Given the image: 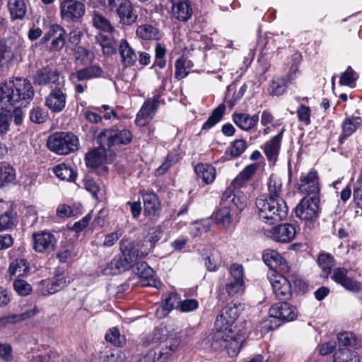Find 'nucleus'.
Masks as SVG:
<instances>
[{"label": "nucleus", "mask_w": 362, "mask_h": 362, "mask_svg": "<svg viewBox=\"0 0 362 362\" xmlns=\"http://www.w3.org/2000/svg\"><path fill=\"white\" fill-rule=\"evenodd\" d=\"M268 194L256 199L259 218L270 225L286 218L288 209L281 194L282 192L281 179L276 175H271L267 182Z\"/></svg>", "instance_id": "f257e3e1"}, {"label": "nucleus", "mask_w": 362, "mask_h": 362, "mask_svg": "<svg viewBox=\"0 0 362 362\" xmlns=\"http://www.w3.org/2000/svg\"><path fill=\"white\" fill-rule=\"evenodd\" d=\"M35 90L30 81L23 77H16L2 83L0 86V108L18 105L26 106L33 99Z\"/></svg>", "instance_id": "f03ea898"}, {"label": "nucleus", "mask_w": 362, "mask_h": 362, "mask_svg": "<svg viewBox=\"0 0 362 362\" xmlns=\"http://www.w3.org/2000/svg\"><path fill=\"white\" fill-rule=\"evenodd\" d=\"M297 315L296 308L286 300L276 303L269 308L268 318L261 322V332L266 333L274 330L281 325L280 321H293Z\"/></svg>", "instance_id": "7ed1b4c3"}, {"label": "nucleus", "mask_w": 362, "mask_h": 362, "mask_svg": "<svg viewBox=\"0 0 362 362\" xmlns=\"http://www.w3.org/2000/svg\"><path fill=\"white\" fill-rule=\"evenodd\" d=\"M121 255L115 257L103 269L105 275H115L124 272L136 262L138 252L134 249L132 243L127 239H122L120 241Z\"/></svg>", "instance_id": "20e7f679"}, {"label": "nucleus", "mask_w": 362, "mask_h": 362, "mask_svg": "<svg viewBox=\"0 0 362 362\" xmlns=\"http://www.w3.org/2000/svg\"><path fill=\"white\" fill-rule=\"evenodd\" d=\"M47 146L58 155H68L78 149L79 139L71 132H55L48 137Z\"/></svg>", "instance_id": "39448f33"}, {"label": "nucleus", "mask_w": 362, "mask_h": 362, "mask_svg": "<svg viewBox=\"0 0 362 362\" xmlns=\"http://www.w3.org/2000/svg\"><path fill=\"white\" fill-rule=\"evenodd\" d=\"M133 135L128 129L116 128L105 129L97 136V142L103 149L112 146L127 145L132 141Z\"/></svg>", "instance_id": "423d86ee"}, {"label": "nucleus", "mask_w": 362, "mask_h": 362, "mask_svg": "<svg viewBox=\"0 0 362 362\" xmlns=\"http://www.w3.org/2000/svg\"><path fill=\"white\" fill-rule=\"evenodd\" d=\"M22 42L14 37L0 40V69H8L21 52Z\"/></svg>", "instance_id": "0eeeda50"}, {"label": "nucleus", "mask_w": 362, "mask_h": 362, "mask_svg": "<svg viewBox=\"0 0 362 362\" xmlns=\"http://www.w3.org/2000/svg\"><path fill=\"white\" fill-rule=\"evenodd\" d=\"M229 276L225 286L226 291L230 296L243 293L245 290V273L243 265L234 263L230 265Z\"/></svg>", "instance_id": "6e6552de"}, {"label": "nucleus", "mask_w": 362, "mask_h": 362, "mask_svg": "<svg viewBox=\"0 0 362 362\" xmlns=\"http://www.w3.org/2000/svg\"><path fill=\"white\" fill-rule=\"evenodd\" d=\"M320 211V197L306 196L296 206L295 212L297 217L306 221H315Z\"/></svg>", "instance_id": "1a4fd4ad"}, {"label": "nucleus", "mask_w": 362, "mask_h": 362, "mask_svg": "<svg viewBox=\"0 0 362 362\" xmlns=\"http://www.w3.org/2000/svg\"><path fill=\"white\" fill-rule=\"evenodd\" d=\"M33 83L38 86H49L52 88L57 86H64V78L58 70L46 65L37 69L33 75Z\"/></svg>", "instance_id": "9d476101"}, {"label": "nucleus", "mask_w": 362, "mask_h": 362, "mask_svg": "<svg viewBox=\"0 0 362 362\" xmlns=\"http://www.w3.org/2000/svg\"><path fill=\"white\" fill-rule=\"evenodd\" d=\"M59 8L62 19L69 23L78 22L86 11L84 4L77 0H63Z\"/></svg>", "instance_id": "9b49d317"}, {"label": "nucleus", "mask_w": 362, "mask_h": 362, "mask_svg": "<svg viewBox=\"0 0 362 362\" xmlns=\"http://www.w3.org/2000/svg\"><path fill=\"white\" fill-rule=\"evenodd\" d=\"M242 310L241 304L231 303L225 306L217 315L215 325L224 326L228 332H233V325Z\"/></svg>", "instance_id": "f8f14e48"}, {"label": "nucleus", "mask_w": 362, "mask_h": 362, "mask_svg": "<svg viewBox=\"0 0 362 362\" xmlns=\"http://www.w3.org/2000/svg\"><path fill=\"white\" fill-rule=\"evenodd\" d=\"M160 103V94H156L146 100L136 114V124L140 127L145 126L153 117Z\"/></svg>", "instance_id": "ddd939ff"}, {"label": "nucleus", "mask_w": 362, "mask_h": 362, "mask_svg": "<svg viewBox=\"0 0 362 362\" xmlns=\"http://www.w3.org/2000/svg\"><path fill=\"white\" fill-rule=\"evenodd\" d=\"M144 203V214L151 221L156 222L160 216L161 206L158 196L154 192L141 191Z\"/></svg>", "instance_id": "4468645a"}, {"label": "nucleus", "mask_w": 362, "mask_h": 362, "mask_svg": "<svg viewBox=\"0 0 362 362\" xmlns=\"http://www.w3.org/2000/svg\"><path fill=\"white\" fill-rule=\"evenodd\" d=\"M32 238L33 249L36 252L49 254L54 252L57 247V240L55 236L49 232L34 233Z\"/></svg>", "instance_id": "2eb2a0df"}, {"label": "nucleus", "mask_w": 362, "mask_h": 362, "mask_svg": "<svg viewBox=\"0 0 362 362\" xmlns=\"http://www.w3.org/2000/svg\"><path fill=\"white\" fill-rule=\"evenodd\" d=\"M221 203L234 209L240 214L247 206V198L243 192L228 187L222 194Z\"/></svg>", "instance_id": "dca6fc26"}, {"label": "nucleus", "mask_w": 362, "mask_h": 362, "mask_svg": "<svg viewBox=\"0 0 362 362\" xmlns=\"http://www.w3.org/2000/svg\"><path fill=\"white\" fill-rule=\"evenodd\" d=\"M43 42L51 40L49 50L52 52L61 50L66 42V31L58 24L51 25L42 37Z\"/></svg>", "instance_id": "f3484780"}, {"label": "nucleus", "mask_w": 362, "mask_h": 362, "mask_svg": "<svg viewBox=\"0 0 362 362\" xmlns=\"http://www.w3.org/2000/svg\"><path fill=\"white\" fill-rule=\"evenodd\" d=\"M64 86H57L52 88L45 99V105L52 112L59 113L66 107V94L64 90Z\"/></svg>", "instance_id": "a211bd4d"}, {"label": "nucleus", "mask_w": 362, "mask_h": 362, "mask_svg": "<svg viewBox=\"0 0 362 362\" xmlns=\"http://www.w3.org/2000/svg\"><path fill=\"white\" fill-rule=\"evenodd\" d=\"M298 189L307 196H319L320 187L317 171L310 170L306 174H302L300 182L298 183Z\"/></svg>", "instance_id": "6ab92c4d"}, {"label": "nucleus", "mask_w": 362, "mask_h": 362, "mask_svg": "<svg viewBox=\"0 0 362 362\" xmlns=\"http://www.w3.org/2000/svg\"><path fill=\"white\" fill-rule=\"evenodd\" d=\"M296 234V228L291 223H284L274 226L267 231L268 237L279 243H289L293 240Z\"/></svg>", "instance_id": "aec40b11"}, {"label": "nucleus", "mask_w": 362, "mask_h": 362, "mask_svg": "<svg viewBox=\"0 0 362 362\" xmlns=\"http://www.w3.org/2000/svg\"><path fill=\"white\" fill-rule=\"evenodd\" d=\"M172 16L181 22L188 21L192 16L193 8L189 0H170Z\"/></svg>", "instance_id": "412c9836"}, {"label": "nucleus", "mask_w": 362, "mask_h": 362, "mask_svg": "<svg viewBox=\"0 0 362 362\" xmlns=\"http://www.w3.org/2000/svg\"><path fill=\"white\" fill-rule=\"evenodd\" d=\"M270 282L275 296L280 300H288L291 298V284L285 276L276 275Z\"/></svg>", "instance_id": "4be33fe9"}, {"label": "nucleus", "mask_w": 362, "mask_h": 362, "mask_svg": "<svg viewBox=\"0 0 362 362\" xmlns=\"http://www.w3.org/2000/svg\"><path fill=\"white\" fill-rule=\"evenodd\" d=\"M103 73V69L98 64L87 66L71 73L70 80L75 83L88 81L102 77Z\"/></svg>", "instance_id": "5701e85b"}, {"label": "nucleus", "mask_w": 362, "mask_h": 362, "mask_svg": "<svg viewBox=\"0 0 362 362\" xmlns=\"http://www.w3.org/2000/svg\"><path fill=\"white\" fill-rule=\"evenodd\" d=\"M347 274L348 269L343 267H338L334 269L331 278L346 290L358 292L361 289L359 284L349 277Z\"/></svg>", "instance_id": "b1692460"}, {"label": "nucleus", "mask_w": 362, "mask_h": 362, "mask_svg": "<svg viewBox=\"0 0 362 362\" xmlns=\"http://www.w3.org/2000/svg\"><path fill=\"white\" fill-rule=\"evenodd\" d=\"M285 128L283 127L281 131L271 139L264 144V153L269 161L274 163L279 154L281 140Z\"/></svg>", "instance_id": "393cba45"}, {"label": "nucleus", "mask_w": 362, "mask_h": 362, "mask_svg": "<svg viewBox=\"0 0 362 362\" xmlns=\"http://www.w3.org/2000/svg\"><path fill=\"white\" fill-rule=\"evenodd\" d=\"M214 332L211 334L209 341L211 343V349L215 351H219L227 346L229 334L232 332H228V328L224 327V326L218 327L214 325Z\"/></svg>", "instance_id": "a878e982"}, {"label": "nucleus", "mask_w": 362, "mask_h": 362, "mask_svg": "<svg viewBox=\"0 0 362 362\" xmlns=\"http://www.w3.org/2000/svg\"><path fill=\"white\" fill-rule=\"evenodd\" d=\"M239 215L234 209L220 202V209L215 214V220L217 223L228 228L233 221H238Z\"/></svg>", "instance_id": "bb28decb"}, {"label": "nucleus", "mask_w": 362, "mask_h": 362, "mask_svg": "<svg viewBox=\"0 0 362 362\" xmlns=\"http://www.w3.org/2000/svg\"><path fill=\"white\" fill-rule=\"evenodd\" d=\"M115 12L119 17L120 23L124 25L133 24L138 18V15L129 0H122V3L119 4Z\"/></svg>", "instance_id": "cd10ccee"}, {"label": "nucleus", "mask_w": 362, "mask_h": 362, "mask_svg": "<svg viewBox=\"0 0 362 362\" xmlns=\"http://www.w3.org/2000/svg\"><path fill=\"white\" fill-rule=\"evenodd\" d=\"M30 272V264L25 259H16L13 260L8 267L5 278L11 281L14 276H24Z\"/></svg>", "instance_id": "c85d7f7f"}, {"label": "nucleus", "mask_w": 362, "mask_h": 362, "mask_svg": "<svg viewBox=\"0 0 362 362\" xmlns=\"http://www.w3.org/2000/svg\"><path fill=\"white\" fill-rule=\"evenodd\" d=\"M39 313L37 306H34L32 309L28 310L20 314H11L6 316L0 317V328L4 327L8 325H14L16 323L29 319Z\"/></svg>", "instance_id": "c756f323"}, {"label": "nucleus", "mask_w": 362, "mask_h": 362, "mask_svg": "<svg viewBox=\"0 0 362 362\" xmlns=\"http://www.w3.org/2000/svg\"><path fill=\"white\" fill-rule=\"evenodd\" d=\"M339 348L349 349L351 351L362 347V339L355 334L349 332H344L338 334L337 337Z\"/></svg>", "instance_id": "7c9ffc66"}, {"label": "nucleus", "mask_w": 362, "mask_h": 362, "mask_svg": "<svg viewBox=\"0 0 362 362\" xmlns=\"http://www.w3.org/2000/svg\"><path fill=\"white\" fill-rule=\"evenodd\" d=\"M97 42L101 46L103 54L111 56L117 52V41L112 33H99L95 36Z\"/></svg>", "instance_id": "2f4dec72"}, {"label": "nucleus", "mask_w": 362, "mask_h": 362, "mask_svg": "<svg viewBox=\"0 0 362 362\" xmlns=\"http://www.w3.org/2000/svg\"><path fill=\"white\" fill-rule=\"evenodd\" d=\"M118 51L121 57V62L125 67L132 66L136 63L137 59L136 54L127 40H121Z\"/></svg>", "instance_id": "473e14b6"}, {"label": "nucleus", "mask_w": 362, "mask_h": 362, "mask_svg": "<svg viewBox=\"0 0 362 362\" xmlns=\"http://www.w3.org/2000/svg\"><path fill=\"white\" fill-rule=\"evenodd\" d=\"M232 117L234 123L244 131H250L257 124L259 121L257 114L250 116L245 113H234Z\"/></svg>", "instance_id": "72a5a7b5"}, {"label": "nucleus", "mask_w": 362, "mask_h": 362, "mask_svg": "<svg viewBox=\"0 0 362 362\" xmlns=\"http://www.w3.org/2000/svg\"><path fill=\"white\" fill-rule=\"evenodd\" d=\"M360 117H350L346 118L342 123V132L339 138L340 144H343L349 136L354 134L361 125Z\"/></svg>", "instance_id": "f704fd0d"}, {"label": "nucleus", "mask_w": 362, "mask_h": 362, "mask_svg": "<svg viewBox=\"0 0 362 362\" xmlns=\"http://www.w3.org/2000/svg\"><path fill=\"white\" fill-rule=\"evenodd\" d=\"M8 8L12 21L24 18L27 6L24 0H8Z\"/></svg>", "instance_id": "c9c22d12"}, {"label": "nucleus", "mask_w": 362, "mask_h": 362, "mask_svg": "<svg viewBox=\"0 0 362 362\" xmlns=\"http://www.w3.org/2000/svg\"><path fill=\"white\" fill-rule=\"evenodd\" d=\"M170 356L168 349H153L147 352L138 362H165Z\"/></svg>", "instance_id": "e433bc0d"}, {"label": "nucleus", "mask_w": 362, "mask_h": 362, "mask_svg": "<svg viewBox=\"0 0 362 362\" xmlns=\"http://www.w3.org/2000/svg\"><path fill=\"white\" fill-rule=\"evenodd\" d=\"M194 171L198 177L206 185L211 183L215 180L216 170L211 165L199 163L195 166Z\"/></svg>", "instance_id": "4c0bfd02"}, {"label": "nucleus", "mask_w": 362, "mask_h": 362, "mask_svg": "<svg viewBox=\"0 0 362 362\" xmlns=\"http://www.w3.org/2000/svg\"><path fill=\"white\" fill-rule=\"evenodd\" d=\"M136 33L139 37L146 40H158L161 37L159 30L150 24L139 25L136 28Z\"/></svg>", "instance_id": "58836bf2"}, {"label": "nucleus", "mask_w": 362, "mask_h": 362, "mask_svg": "<svg viewBox=\"0 0 362 362\" xmlns=\"http://www.w3.org/2000/svg\"><path fill=\"white\" fill-rule=\"evenodd\" d=\"M6 211L0 215V231L9 230L18 223L16 214L11 209V205L5 206Z\"/></svg>", "instance_id": "ea45409f"}, {"label": "nucleus", "mask_w": 362, "mask_h": 362, "mask_svg": "<svg viewBox=\"0 0 362 362\" xmlns=\"http://www.w3.org/2000/svg\"><path fill=\"white\" fill-rule=\"evenodd\" d=\"M125 356L117 349H105L98 354L95 362H124Z\"/></svg>", "instance_id": "a19ab883"}, {"label": "nucleus", "mask_w": 362, "mask_h": 362, "mask_svg": "<svg viewBox=\"0 0 362 362\" xmlns=\"http://www.w3.org/2000/svg\"><path fill=\"white\" fill-rule=\"evenodd\" d=\"M137 274L146 282L142 283L143 286H156V280L153 279L154 271L146 262H141L136 267Z\"/></svg>", "instance_id": "79ce46f5"}, {"label": "nucleus", "mask_w": 362, "mask_h": 362, "mask_svg": "<svg viewBox=\"0 0 362 362\" xmlns=\"http://www.w3.org/2000/svg\"><path fill=\"white\" fill-rule=\"evenodd\" d=\"M226 105L223 103L220 104L212 111L211 115L203 124L202 129L209 130L218 124L222 119L226 112Z\"/></svg>", "instance_id": "37998d69"}, {"label": "nucleus", "mask_w": 362, "mask_h": 362, "mask_svg": "<svg viewBox=\"0 0 362 362\" xmlns=\"http://www.w3.org/2000/svg\"><path fill=\"white\" fill-rule=\"evenodd\" d=\"M100 148V149H93L86 153L85 160L88 167L95 168L103 164L105 159L104 153L106 149Z\"/></svg>", "instance_id": "c03bdc74"}, {"label": "nucleus", "mask_w": 362, "mask_h": 362, "mask_svg": "<svg viewBox=\"0 0 362 362\" xmlns=\"http://www.w3.org/2000/svg\"><path fill=\"white\" fill-rule=\"evenodd\" d=\"M55 175L62 180L74 182L77 177V173L69 165L62 163L55 166L53 169Z\"/></svg>", "instance_id": "a18cd8bd"}, {"label": "nucleus", "mask_w": 362, "mask_h": 362, "mask_svg": "<svg viewBox=\"0 0 362 362\" xmlns=\"http://www.w3.org/2000/svg\"><path fill=\"white\" fill-rule=\"evenodd\" d=\"M180 295L177 293H170L168 296L165 298L162 302V305L157 310L156 313L159 315L161 312L160 316H165L169 312L175 308V305H179Z\"/></svg>", "instance_id": "49530a36"}, {"label": "nucleus", "mask_w": 362, "mask_h": 362, "mask_svg": "<svg viewBox=\"0 0 362 362\" xmlns=\"http://www.w3.org/2000/svg\"><path fill=\"white\" fill-rule=\"evenodd\" d=\"M265 264L272 269H276L278 267L284 266L286 263L281 256L275 250L267 251L263 254Z\"/></svg>", "instance_id": "de8ad7c7"}, {"label": "nucleus", "mask_w": 362, "mask_h": 362, "mask_svg": "<svg viewBox=\"0 0 362 362\" xmlns=\"http://www.w3.org/2000/svg\"><path fill=\"white\" fill-rule=\"evenodd\" d=\"M92 21L93 26L103 31V33H113L115 32V28L110 22L102 14L95 13Z\"/></svg>", "instance_id": "09e8293b"}, {"label": "nucleus", "mask_w": 362, "mask_h": 362, "mask_svg": "<svg viewBox=\"0 0 362 362\" xmlns=\"http://www.w3.org/2000/svg\"><path fill=\"white\" fill-rule=\"evenodd\" d=\"M16 170L10 164L0 163V186L10 183L16 179Z\"/></svg>", "instance_id": "8fccbe9b"}, {"label": "nucleus", "mask_w": 362, "mask_h": 362, "mask_svg": "<svg viewBox=\"0 0 362 362\" xmlns=\"http://www.w3.org/2000/svg\"><path fill=\"white\" fill-rule=\"evenodd\" d=\"M333 362H359V358L351 349L339 348L334 354Z\"/></svg>", "instance_id": "3c124183"}, {"label": "nucleus", "mask_w": 362, "mask_h": 362, "mask_svg": "<svg viewBox=\"0 0 362 362\" xmlns=\"http://www.w3.org/2000/svg\"><path fill=\"white\" fill-rule=\"evenodd\" d=\"M105 339L107 341L117 347L124 346L127 341L126 337L122 335L117 327L108 329L105 334Z\"/></svg>", "instance_id": "603ef678"}, {"label": "nucleus", "mask_w": 362, "mask_h": 362, "mask_svg": "<svg viewBox=\"0 0 362 362\" xmlns=\"http://www.w3.org/2000/svg\"><path fill=\"white\" fill-rule=\"evenodd\" d=\"M181 158L180 155L175 151H170L166 156L165 161L156 169L157 175H163L173 165Z\"/></svg>", "instance_id": "864d4df0"}, {"label": "nucleus", "mask_w": 362, "mask_h": 362, "mask_svg": "<svg viewBox=\"0 0 362 362\" xmlns=\"http://www.w3.org/2000/svg\"><path fill=\"white\" fill-rule=\"evenodd\" d=\"M74 56L76 61H80L83 65H88L94 60L93 52L82 46H78L74 51Z\"/></svg>", "instance_id": "5fc2aeb1"}, {"label": "nucleus", "mask_w": 362, "mask_h": 362, "mask_svg": "<svg viewBox=\"0 0 362 362\" xmlns=\"http://www.w3.org/2000/svg\"><path fill=\"white\" fill-rule=\"evenodd\" d=\"M286 90V81L282 77L274 78L269 88V93L276 96L283 95Z\"/></svg>", "instance_id": "6e6d98bb"}, {"label": "nucleus", "mask_w": 362, "mask_h": 362, "mask_svg": "<svg viewBox=\"0 0 362 362\" xmlns=\"http://www.w3.org/2000/svg\"><path fill=\"white\" fill-rule=\"evenodd\" d=\"M319 266L322 270V276L327 277L331 273V269L334 265V259L329 254H320L317 259Z\"/></svg>", "instance_id": "4d7b16f0"}, {"label": "nucleus", "mask_w": 362, "mask_h": 362, "mask_svg": "<svg viewBox=\"0 0 362 362\" xmlns=\"http://www.w3.org/2000/svg\"><path fill=\"white\" fill-rule=\"evenodd\" d=\"M229 340H228L227 346L225 347L227 353L230 357L235 356L238 354L241 349V339H237L234 333L229 334Z\"/></svg>", "instance_id": "13d9d810"}, {"label": "nucleus", "mask_w": 362, "mask_h": 362, "mask_svg": "<svg viewBox=\"0 0 362 362\" xmlns=\"http://www.w3.org/2000/svg\"><path fill=\"white\" fill-rule=\"evenodd\" d=\"M247 144L243 139H237L230 144L226 152H229L232 157L238 158L246 150Z\"/></svg>", "instance_id": "bf43d9fd"}, {"label": "nucleus", "mask_w": 362, "mask_h": 362, "mask_svg": "<svg viewBox=\"0 0 362 362\" xmlns=\"http://www.w3.org/2000/svg\"><path fill=\"white\" fill-rule=\"evenodd\" d=\"M15 291L21 296H26L32 292V286L26 281L21 279H16L13 284Z\"/></svg>", "instance_id": "052dcab7"}, {"label": "nucleus", "mask_w": 362, "mask_h": 362, "mask_svg": "<svg viewBox=\"0 0 362 362\" xmlns=\"http://www.w3.org/2000/svg\"><path fill=\"white\" fill-rule=\"evenodd\" d=\"M358 78L357 74L349 66L340 76L339 83L342 86H351Z\"/></svg>", "instance_id": "680f3d73"}, {"label": "nucleus", "mask_w": 362, "mask_h": 362, "mask_svg": "<svg viewBox=\"0 0 362 362\" xmlns=\"http://www.w3.org/2000/svg\"><path fill=\"white\" fill-rule=\"evenodd\" d=\"M47 113L41 107H36L30 111L29 118L35 124H41L46 121Z\"/></svg>", "instance_id": "e2e57ef3"}, {"label": "nucleus", "mask_w": 362, "mask_h": 362, "mask_svg": "<svg viewBox=\"0 0 362 362\" xmlns=\"http://www.w3.org/2000/svg\"><path fill=\"white\" fill-rule=\"evenodd\" d=\"M57 292L66 287L72 281L69 276L59 275L55 272L54 277L51 279Z\"/></svg>", "instance_id": "0e129e2a"}, {"label": "nucleus", "mask_w": 362, "mask_h": 362, "mask_svg": "<svg viewBox=\"0 0 362 362\" xmlns=\"http://www.w3.org/2000/svg\"><path fill=\"white\" fill-rule=\"evenodd\" d=\"M199 307V303L196 299H186L181 300L180 299L179 305L176 308L182 313H189L197 310Z\"/></svg>", "instance_id": "69168bd1"}, {"label": "nucleus", "mask_w": 362, "mask_h": 362, "mask_svg": "<svg viewBox=\"0 0 362 362\" xmlns=\"http://www.w3.org/2000/svg\"><path fill=\"white\" fill-rule=\"evenodd\" d=\"M186 59L184 57H180L175 61V77L177 80H180L184 78L188 75V72L187 71L185 64H186Z\"/></svg>", "instance_id": "338daca9"}, {"label": "nucleus", "mask_w": 362, "mask_h": 362, "mask_svg": "<svg viewBox=\"0 0 362 362\" xmlns=\"http://www.w3.org/2000/svg\"><path fill=\"white\" fill-rule=\"evenodd\" d=\"M39 291L41 295L47 296L57 293L51 279H43L39 283Z\"/></svg>", "instance_id": "774afa93"}]
</instances>
